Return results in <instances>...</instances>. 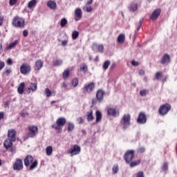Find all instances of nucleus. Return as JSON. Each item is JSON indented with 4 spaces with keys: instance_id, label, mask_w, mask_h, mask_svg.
<instances>
[{
    "instance_id": "obj_33",
    "label": "nucleus",
    "mask_w": 177,
    "mask_h": 177,
    "mask_svg": "<svg viewBox=\"0 0 177 177\" xmlns=\"http://www.w3.org/2000/svg\"><path fill=\"white\" fill-rule=\"evenodd\" d=\"M46 153L47 156H52V153H53V148L52 146H48L46 148Z\"/></svg>"
},
{
    "instance_id": "obj_8",
    "label": "nucleus",
    "mask_w": 177,
    "mask_h": 177,
    "mask_svg": "<svg viewBox=\"0 0 177 177\" xmlns=\"http://www.w3.org/2000/svg\"><path fill=\"white\" fill-rule=\"evenodd\" d=\"M171 109H172L171 104L166 103L160 106L158 113L160 115H167L171 111Z\"/></svg>"
},
{
    "instance_id": "obj_38",
    "label": "nucleus",
    "mask_w": 177,
    "mask_h": 177,
    "mask_svg": "<svg viewBox=\"0 0 177 177\" xmlns=\"http://www.w3.org/2000/svg\"><path fill=\"white\" fill-rule=\"evenodd\" d=\"M110 64H111L110 61H109V60L105 61L102 66L103 69L105 71L107 70V68H109V66H110Z\"/></svg>"
},
{
    "instance_id": "obj_54",
    "label": "nucleus",
    "mask_w": 177,
    "mask_h": 177,
    "mask_svg": "<svg viewBox=\"0 0 177 177\" xmlns=\"http://www.w3.org/2000/svg\"><path fill=\"white\" fill-rule=\"evenodd\" d=\"M7 64H8V66H12L13 64V61H12V59L8 58L7 59Z\"/></svg>"
},
{
    "instance_id": "obj_12",
    "label": "nucleus",
    "mask_w": 177,
    "mask_h": 177,
    "mask_svg": "<svg viewBox=\"0 0 177 177\" xmlns=\"http://www.w3.org/2000/svg\"><path fill=\"white\" fill-rule=\"evenodd\" d=\"M147 122V117L146 116V113L145 112H140L137 119L138 124H146Z\"/></svg>"
},
{
    "instance_id": "obj_50",
    "label": "nucleus",
    "mask_w": 177,
    "mask_h": 177,
    "mask_svg": "<svg viewBox=\"0 0 177 177\" xmlns=\"http://www.w3.org/2000/svg\"><path fill=\"white\" fill-rule=\"evenodd\" d=\"M5 67V62L0 60V71Z\"/></svg>"
},
{
    "instance_id": "obj_35",
    "label": "nucleus",
    "mask_w": 177,
    "mask_h": 177,
    "mask_svg": "<svg viewBox=\"0 0 177 177\" xmlns=\"http://www.w3.org/2000/svg\"><path fill=\"white\" fill-rule=\"evenodd\" d=\"M74 128H75L74 124L72 122L68 123V132H72V131H74Z\"/></svg>"
},
{
    "instance_id": "obj_56",
    "label": "nucleus",
    "mask_w": 177,
    "mask_h": 177,
    "mask_svg": "<svg viewBox=\"0 0 177 177\" xmlns=\"http://www.w3.org/2000/svg\"><path fill=\"white\" fill-rule=\"evenodd\" d=\"M77 121L78 124H82V122H84V120L81 117L77 118Z\"/></svg>"
},
{
    "instance_id": "obj_9",
    "label": "nucleus",
    "mask_w": 177,
    "mask_h": 177,
    "mask_svg": "<svg viewBox=\"0 0 177 177\" xmlns=\"http://www.w3.org/2000/svg\"><path fill=\"white\" fill-rule=\"evenodd\" d=\"M27 138H35V135L38 133V127L37 126H30L28 128Z\"/></svg>"
},
{
    "instance_id": "obj_45",
    "label": "nucleus",
    "mask_w": 177,
    "mask_h": 177,
    "mask_svg": "<svg viewBox=\"0 0 177 177\" xmlns=\"http://www.w3.org/2000/svg\"><path fill=\"white\" fill-rule=\"evenodd\" d=\"M12 73V69L10 68H6L4 72L3 73V75H9Z\"/></svg>"
},
{
    "instance_id": "obj_24",
    "label": "nucleus",
    "mask_w": 177,
    "mask_h": 177,
    "mask_svg": "<svg viewBox=\"0 0 177 177\" xmlns=\"http://www.w3.org/2000/svg\"><path fill=\"white\" fill-rule=\"evenodd\" d=\"M24 86H25L24 82H21L18 86L17 92L19 95H23V93H24Z\"/></svg>"
},
{
    "instance_id": "obj_36",
    "label": "nucleus",
    "mask_w": 177,
    "mask_h": 177,
    "mask_svg": "<svg viewBox=\"0 0 177 177\" xmlns=\"http://www.w3.org/2000/svg\"><path fill=\"white\" fill-rule=\"evenodd\" d=\"M78 37H80V32H78L77 30H74L72 32V39H77V38H78Z\"/></svg>"
},
{
    "instance_id": "obj_58",
    "label": "nucleus",
    "mask_w": 177,
    "mask_h": 177,
    "mask_svg": "<svg viewBox=\"0 0 177 177\" xmlns=\"http://www.w3.org/2000/svg\"><path fill=\"white\" fill-rule=\"evenodd\" d=\"M67 86H68V84L66 82L62 83V88H63L64 89H67Z\"/></svg>"
},
{
    "instance_id": "obj_19",
    "label": "nucleus",
    "mask_w": 177,
    "mask_h": 177,
    "mask_svg": "<svg viewBox=\"0 0 177 177\" xmlns=\"http://www.w3.org/2000/svg\"><path fill=\"white\" fill-rule=\"evenodd\" d=\"M42 67H44V62H42V60L41 59H37L35 64V66H34L35 71H39V70H41Z\"/></svg>"
},
{
    "instance_id": "obj_40",
    "label": "nucleus",
    "mask_w": 177,
    "mask_h": 177,
    "mask_svg": "<svg viewBox=\"0 0 177 177\" xmlns=\"http://www.w3.org/2000/svg\"><path fill=\"white\" fill-rule=\"evenodd\" d=\"M81 71L83 73H86L88 71V65L86 64H84L82 67H80Z\"/></svg>"
},
{
    "instance_id": "obj_14",
    "label": "nucleus",
    "mask_w": 177,
    "mask_h": 177,
    "mask_svg": "<svg viewBox=\"0 0 177 177\" xmlns=\"http://www.w3.org/2000/svg\"><path fill=\"white\" fill-rule=\"evenodd\" d=\"M107 114L111 117H118L120 111L115 108H109L107 109Z\"/></svg>"
},
{
    "instance_id": "obj_44",
    "label": "nucleus",
    "mask_w": 177,
    "mask_h": 177,
    "mask_svg": "<svg viewBox=\"0 0 177 177\" xmlns=\"http://www.w3.org/2000/svg\"><path fill=\"white\" fill-rule=\"evenodd\" d=\"M66 24H67V19L66 18L62 19L60 22L61 27H64Z\"/></svg>"
},
{
    "instance_id": "obj_42",
    "label": "nucleus",
    "mask_w": 177,
    "mask_h": 177,
    "mask_svg": "<svg viewBox=\"0 0 177 177\" xmlns=\"http://www.w3.org/2000/svg\"><path fill=\"white\" fill-rule=\"evenodd\" d=\"M113 174H117L119 171L118 165H114L112 168Z\"/></svg>"
},
{
    "instance_id": "obj_3",
    "label": "nucleus",
    "mask_w": 177,
    "mask_h": 177,
    "mask_svg": "<svg viewBox=\"0 0 177 177\" xmlns=\"http://www.w3.org/2000/svg\"><path fill=\"white\" fill-rule=\"evenodd\" d=\"M67 120L66 118H59L57 119L55 124L51 125V128L57 131V133H62L63 132V127L66 125Z\"/></svg>"
},
{
    "instance_id": "obj_53",
    "label": "nucleus",
    "mask_w": 177,
    "mask_h": 177,
    "mask_svg": "<svg viewBox=\"0 0 177 177\" xmlns=\"http://www.w3.org/2000/svg\"><path fill=\"white\" fill-rule=\"evenodd\" d=\"M31 93V89L30 87L25 89V95H30Z\"/></svg>"
},
{
    "instance_id": "obj_15",
    "label": "nucleus",
    "mask_w": 177,
    "mask_h": 177,
    "mask_svg": "<svg viewBox=\"0 0 177 177\" xmlns=\"http://www.w3.org/2000/svg\"><path fill=\"white\" fill-rule=\"evenodd\" d=\"M160 15H161V9L157 8L153 10V12H152V14L150 17V19H151V20H152V21H154L157 20V19L158 17H160Z\"/></svg>"
},
{
    "instance_id": "obj_17",
    "label": "nucleus",
    "mask_w": 177,
    "mask_h": 177,
    "mask_svg": "<svg viewBox=\"0 0 177 177\" xmlns=\"http://www.w3.org/2000/svg\"><path fill=\"white\" fill-rule=\"evenodd\" d=\"M74 19L75 21H80V20L82 19V11L81 10V8L75 9Z\"/></svg>"
},
{
    "instance_id": "obj_64",
    "label": "nucleus",
    "mask_w": 177,
    "mask_h": 177,
    "mask_svg": "<svg viewBox=\"0 0 177 177\" xmlns=\"http://www.w3.org/2000/svg\"><path fill=\"white\" fill-rule=\"evenodd\" d=\"M143 24V19H140L139 21V26L140 27H142V25Z\"/></svg>"
},
{
    "instance_id": "obj_1",
    "label": "nucleus",
    "mask_w": 177,
    "mask_h": 177,
    "mask_svg": "<svg viewBox=\"0 0 177 177\" xmlns=\"http://www.w3.org/2000/svg\"><path fill=\"white\" fill-rule=\"evenodd\" d=\"M133 158H135V150H128L125 152L124 155V161H126L127 164L130 165L131 168L137 167V165H139L141 162L140 159L133 161Z\"/></svg>"
},
{
    "instance_id": "obj_39",
    "label": "nucleus",
    "mask_w": 177,
    "mask_h": 177,
    "mask_svg": "<svg viewBox=\"0 0 177 177\" xmlns=\"http://www.w3.org/2000/svg\"><path fill=\"white\" fill-rule=\"evenodd\" d=\"M78 82H79V80H78V78H74L72 82H71V84L73 85V86H74V88L78 86Z\"/></svg>"
},
{
    "instance_id": "obj_61",
    "label": "nucleus",
    "mask_w": 177,
    "mask_h": 177,
    "mask_svg": "<svg viewBox=\"0 0 177 177\" xmlns=\"http://www.w3.org/2000/svg\"><path fill=\"white\" fill-rule=\"evenodd\" d=\"M21 117H27L28 115V113L27 112H21Z\"/></svg>"
},
{
    "instance_id": "obj_16",
    "label": "nucleus",
    "mask_w": 177,
    "mask_h": 177,
    "mask_svg": "<svg viewBox=\"0 0 177 177\" xmlns=\"http://www.w3.org/2000/svg\"><path fill=\"white\" fill-rule=\"evenodd\" d=\"M164 77V74L162 73V71H158L156 72V73L155 74L154 78L155 80H156L157 81H161L162 80V82H165V81H167V76Z\"/></svg>"
},
{
    "instance_id": "obj_52",
    "label": "nucleus",
    "mask_w": 177,
    "mask_h": 177,
    "mask_svg": "<svg viewBox=\"0 0 177 177\" xmlns=\"http://www.w3.org/2000/svg\"><path fill=\"white\" fill-rule=\"evenodd\" d=\"M9 3L11 6H13V5L17 3V0H10Z\"/></svg>"
},
{
    "instance_id": "obj_49",
    "label": "nucleus",
    "mask_w": 177,
    "mask_h": 177,
    "mask_svg": "<svg viewBox=\"0 0 177 177\" xmlns=\"http://www.w3.org/2000/svg\"><path fill=\"white\" fill-rule=\"evenodd\" d=\"M3 21H5V17L3 16H0V27L3 26Z\"/></svg>"
},
{
    "instance_id": "obj_11",
    "label": "nucleus",
    "mask_w": 177,
    "mask_h": 177,
    "mask_svg": "<svg viewBox=\"0 0 177 177\" xmlns=\"http://www.w3.org/2000/svg\"><path fill=\"white\" fill-rule=\"evenodd\" d=\"M12 168L14 171H21L24 168L23 160H21V159L17 158L13 164Z\"/></svg>"
},
{
    "instance_id": "obj_21",
    "label": "nucleus",
    "mask_w": 177,
    "mask_h": 177,
    "mask_svg": "<svg viewBox=\"0 0 177 177\" xmlns=\"http://www.w3.org/2000/svg\"><path fill=\"white\" fill-rule=\"evenodd\" d=\"M86 118H87V121L91 122V121H93V120L95 119V117H93V109H90L88 112H86Z\"/></svg>"
},
{
    "instance_id": "obj_22",
    "label": "nucleus",
    "mask_w": 177,
    "mask_h": 177,
    "mask_svg": "<svg viewBox=\"0 0 177 177\" xmlns=\"http://www.w3.org/2000/svg\"><path fill=\"white\" fill-rule=\"evenodd\" d=\"M37 6V0H30L28 3V8L30 10H34V8Z\"/></svg>"
},
{
    "instance_id": "obj_27",
    "label": "nucleus",
    "mask_w": 177,
    "mask_h": 177,
    "mask_svg": "<svg viewBox=\"0 0 177 177\" xmlns=\"http://www.w3.org/2000/svg\"><path fill=\"white\" fill-rule=\"evenodd\" d=\"M130 12H136L138 10V3H131L129 6Z\"/></svg>"
},
{
    "instance_id": "obj_20",
    "label": "nucleus",
    "mask_w": 177,
    "mask_h": 177,
    "mask_svg": "<svg viewBox=\"0 0 177 177\" xmlns=\"http://www.w3.org/2000/svg\"><path fill=\"white\" fill-rule=\"evenodd\" d=\"M171 62V57H169V55L165 54L163 55L160 60V63L162 64H168V63H170Z\"/></svg>"
},
{
    "instance_id": "obj_5",
    "label": "nucleus",
    "mask_w": 177,
    "mask_h": 177,
    "mask_svg": "<svg viewBox=\"0 0 177 177\" xmlns=\"http://www.w3.org/2000/svg\"><path fill=\"white\" fill-rule=\"evenodd\" d=\"M104 99V90H103V88H99L96 91L95 98H93L92 100L91 103L93 106H95V104H97V102L99 103H102Z\"/></svg>"
},
{
    "instance_id": "obj_59",
    "label": "nucleus",
    "mask_w": 177,
    "mask_h": 177,
    "mask_svg": "<svg viewBox=\"0 0 177 177\" xmlns=\"http://www.w3.org/2000/svg\"><path fill=\"white\" fill-rule=\"evenodd\" d=\"M9 104H10V101H6L4 104L5 109L9 107Z\"/></svg>"
},
{
    "instance_id": "obj_32",
    "label": "nucleus",
    "mask_w": 177,
    "mask_h": 177,
    "mask_svg": "<svg viewBox=\"0 0 177 177\" xmlns=\"http://www.w3.org/2000/svg\"><path fill=\"white\" fill-rule=\"evenodd\" d=\"M53 64L55 67H57L59 66H62L63 64V60L56 58L55 60L53 62Z\"/></svg>"
},
{
    "instance_id": "obj_26",
    "label": "nucleus",
    "mask_w": 177,
    "mask_h": 177,
    "mask_svg": "<svg viewBox=\"0 0 177 177\" xmlns=\"http://www.w3.org/2000/svg\"><path fill=\"white\" fill-rule=\"evenodd\" d=\"M102 112H100V111H96L95 112V118H96V120H95V122H100V121H102Z\"/></svg>"
},
{
    "instance_id": "obj_29",
    "label": "nucleus",
    "mask_w": 177,
    "mask_h": 177,
    "mask_svg": "<svg viewBox=\"0 0 177 177\" xmlns=\"http://www.w3.org/2000/svg\"><path fill=\"white\" fill-rule=\"evenodd\" d=\"M70 71H71V70L69 68H67L62 73L63 80H67V78H68V77H70Z\"/></svg>"
},
{
    "instance_id": "obj_31",
    "label": "nucleus",
    "mask_w": 177,
    "mask_h": 177,
    "mask_svg": "<svg viewBox=\"0 0 177 177\" xmlns=\"http://www.w3.org/2000/svg\"><path fill=\"white\" fill-rule=\"evenodd\" d=\"M118 42L119 44H124L125 42V35L120 34L118 37Z\"/></svg>"
},
{
    "instance_id": "obj_51",
    "label": "nucleus",
    "mask_w": 177,
    "mask_h": 177,
    "mask_svg": "<svg viewBox=\"0 0 177 177\" xmlns=\"http://www.w3.org/2000/svg\"><path fill=\"white\" fill-rule=\"evenodd\" d=\"M67 44H68V39L62 41V46H66Z\"/></svg>"
},
{
    "instance_id": "obj_28",
    "label": "nucleus",
    "mask_w": 177,
    "mask_h": 177,
    "mask_svg": "<svg viewBox=\"0 0 177 177\" xmlns=\"http://www.w3.org/2000/svg\"><path fill=\"white\" fill-rule=\"evenodd\" d=\"M47 6L50 8V9H56L57 6L56 5V2L53 1H48L47 2Z\"/></svg>"
},
{
    "instance_id": "obj_23",
    "label": "nucleus",
    "mask_w": 177,
    "mask_h": 177,
    "mask_svg": "<svg viewBox=\"0 0 177 177\" xmlns=\"http://www.w3.org/2000/svg\"><path fill=\"white\" fill-rule=\"evenodd\" d=\"M12 145H13V141L10 138L6 139L3 142V146L6 149L12 147Z\"/></svg>"
},
{
    "instance_id": "obj_7",
    "label": "nucleus",
    "mask_w": 177,
    "mask_h": 177,
    "mask_svg": "<svg viewBox=\"0 0 177 177\" xmlns=\"http://www.w3.org/2000/svg\"><path fill=\"white\" fill-rule=\"evenodd\" d=\"M95 88H96V84H95L93 82H91L88 84H84L82 88V91L84 95H86V93H92V92L95 91Z\"/></svg>"
},
{
    "instance_id": "obj_55",
    "label": "nucleus",
    "mask_w": 177,
    "mask_h": 177,
    "mask_svg": "<svg viewBox=\"0 0 177 177\" xmlns=\"http://www.w3.org/2000/svg\"><path fill=\"white\" fill-rule=\"evenodd\" d=\"M131 64H132V66H134L135 67H136L137 66H139V62H138L135 60H133L131 62Z\"/></svg>"
},
{
    "instance_id": "obj_62",
    "label": "nucleus",
    "mask_w": 177,
    "mask_h": 177,
    "mask_svg": "<svg viewBox=\"0 0 177 177\" xmlns=\"http://www.w3.org/2000/svg\"><path fill=\"white\" fill-rule=\"evenodd\" d=\"M138 74H139V75H145V71L140 69V70L138 71Z\"/></svg>"
},
{
    "instance_id": "obj_46",
    "label": "nucleus",
    "mask_w": 177,
    "mask_h": 177,
    "mask_svg": "<svg viewBox=\"0 0 177 177\" xmlns=\"http://www.w3.org/2000/svg\"><path fill=\"white\" fill-rule=\"evenodd\" d=\"M136 177H145V172L140 171L136 174Z\"/></svg>"
},
{
    "instance_id": "obj_37",
    "label": "nucleus",
    "mask_w": 177,
    "mask_h": 177,
    "mask_svg": "<svg viewBox=\"0 0 177 177\" xmlns=\"http://www.w3.org/2000/svg\"><path fill=\"white\" fill-rule=\"evenodd\" d=\"M29 88L32 92H35L37 89V83H31Z\"/></svg>"
},
{
    "instance_id": "obj_13",
    "label": "nucleus",
    "mask_w": 177,
    "mask_h": 177,
    "mask_svg": "<svg viewBox=\"0 0 177 177\" xmlns=\"http://www.w3.org/2000/svg\"><path fill=\"white\" fill-rule=\"evenodd\" d=\"M71 157L73 156H77L81 153V147L77 145H73V148L69 151Z\"/></svg>"
},
{
    "instance_id": "obj_10",
    "label": "nucleus",
    "mask_w": 177,
    "mask_h": 177,
    "mask_svg": "<svg viewBox=\"0 0 177 177\" xmlns=\"http://www.w3.org/2000/svg\"><path fill=\"white\" fill-rule=\"evenodd\" d=\"M31 71V66L27 63H24L20 66V73L24 75H27Z\"/></svg>"
},
{
    "instance_id": "obj_6",
    "label": "nucleus",
    "mask_w": 177,
    "mask_h": 177,
    "mask_svg": "<svg viewBox=\"0 0 177 177\" xmlns=\"http://www.w3.org/2000/svg\"><path fill=\"white\" fill-rule=\"evenodd\" d=\"M12 24L14 26V27L23 28L26 24V21H24V19L19 16H15L12 19Z\"/></svg>"
},
{
    "instance_id": "obj_60",
    "label": "nucleus",
    "mask_w": 177,
    "mask_h": 177,
    "mask_svg": "<svg viewBox=\"0 0 177 177\" xmlns=\"http://www.w3.org/2000/svg\"><path fill=\"white\" fill-rule=\"evenodd\" d=\"M4 117H5V113L0 112V120H3Z\"/></svg>"
},
{
    "instance_id": "obj_57",
    "label": "nucleus",
    "mask_w": 177,
    "mask_h": 177,
    "mask_svg": "<svg viewBox=\"0 0 177 177\" xmlns=\"http://www.w3.org/2000/svg\"><path fill=\"white\" fill-rule=\"evenodd\" d=\"M28 30H24L23 31V36L24 37H28Z\"/></svg>"
},
{
    "instance_id": "obj_63",
    "label": "nucleus",
    "mask_w": 177,
    "mask_h": 177,
    "mask_svg": "<svg viewBox=\"0 0 177 177\" xmlns=\"http://www.w3.org/2000/svg\"><path fill=\"white\" fill-rule=\"evenodd\" d=\"M93 2V0H88L86 5H91V3Z\"/></svg>"
},
{
    "instance_id": "obj_30",
    "label": "nucleus",
    "mask_w": 177,
    "mask_h": 177,
    "mask_svg": "<svg viewBox=\"0 0 177 177\" xmlns=\"http://www.w3.org/2000/svg\"><path fill=\"white\" fill-rule=\"evenodd\" d=\"M17 44H19V40H15V41L6 46V50H9L10 49H13V48H15V46H16Z\"/></svg>"
},
{
    "instance_id": "obj_41",
    "label": "nucleus",
    "mask_w": 177,
    "mask_h": 177,
    "mask_svg": "<svg viewBox=\"0 0 177 177\" xmlns=\"http://www.w3.org/2000/svg\"><path fill=\"white\" fill-rule=\"evenodd\" d=\"M145 151H146V148H145L143 147H141L137 149V153H138V154H142V153H145Z\"/></svg>"
},
{
    "instance_id": "obj_2",
    "label": "nucleus",
    "mask_w": 177,
    "mask_h": 177,
    "mask_svg": "<svg viewBox=\"0 0 177 177\" xmlns=\"http://www.w3.org/2000/svg\"><path fill=\"white\" fill-rule=\"evenodd\" d=\"M24 163L26 168L29 167V171H33L38 167V160H34V157L31 155H27L24 159Z\"/></svg>"
},
{
    "instance_id": "obj_43",
    "label": "nucleus",
    "mask_w": 177,
    "mask_h": 177,
    "mask_svg": "<svg viewBox=\"0 0 177 177\" xmlns=\"http://www.w3.org/2000/svg\"><path fill=\"white\" fill-rule=\"evenodd\" d=\"M45 93L47 97H50V96H52V91L48 88L45 89Z\"/></svg>"
},
{
    "instance_id": "obj_25",
    "label": "nucleus",
    "mask_w": 177,
    "mask_h": 177,
    "mask_svg": "<svg viewBox=\"0 0 177 177\" xmlns=\"http://www.w3.org/2000/svg\"><path fill=\"white\" fill-rule=\"evenodd\" d=\"M93 48H97V51L100 53L104 52V46L103 45H97V44H95L93 45Z\"/></svg>"
},
{
    "instance_id": "obj_4",
    "label": "nucleus",
    "mask_w": 177,
    "mask_h": 177,
    "mask_svg": "<svg viewBox=\"0 0 177 177\" xmlns=\"http://www.w3.org/2000/svg\"><path fill=\"white\" fill-rule=\"evenodd\" d=\"M120 125L124 131H126V129L131 127V115L129 113L124 114L122 116L120 120Z\"/></svg>"
},
{
    "instance_id": "obj_18",
    "label": "nucleus",
    "mask_w": 177,
    "mask_h": 177,
    "mask_svg": "<svg viewBox=\"0 0 177 177\" xmlns=\"http://www.w3.org/2000/svg\"><path fill=\"white\" fill-rule=\"evenodd\" d=\"M8 139H10L12 142H16V131L14 129L8 130Z\"/></svg>"
},
{
    "instance_id": "obj_47",
    "label": "nucleus",
    "mask_w": 177,
    "mask_h": 177,
    "mask_svg": "<svg viewBox=\"0 0 177 177\" xmlns=\"http://www.w3.org/2000/svg\"><path fill=\"white\" fill-rule=\"evenodd\" d=\"M140 96H142V97L146 96L147 95V90H146V89L141 90L140 91Z\"/></svg>"
},
{
    "instance_id": "obj_48",
    "label": "nucleus",
    "mask_w": 177,
    "mask_h": 177,
    "mask_svg": "<svg viewBox=\"0 0 177 177\" xmlns=\"http://www.w3.org/2000/svg\"><path fill=\"white\" fill-rule=\"evenodd\" d=\"M162 171H168V163L165 162L162 167Z\"/></svg>"
},
{
    "instance_id": "obj_34",
    "label": "nucleus",
    "mask_w": 177,
    "mask_h": 177,
    "mask_svg": "<svg viewBox=\"0 0 177 177\" xmlns=\"http://www.w3.org/2000/svg\"><path fill=\"white\" fill-rule=\"evenodd\" d=\"M83 10L84 12H87L88 13H91V12H92L93 9H92V6H88V4H86L84 7H83Z\"/></svg>"
}]
</instances>
